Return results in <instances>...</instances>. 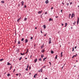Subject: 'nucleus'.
Returning <instances> with one entry per match:
<instances>
[{
    "mask_svg": "<svg viewBox=\"0 0 79 79\" xmlns=\"http://www.w3.org/2000/svg\"><path fill=\"white\" fill-rule=\"evenodd\" d=\"M77 25H78L79 24V17L77 18Z\"/></svg>",
    "mask_w": 79,
    "mask_h": 79,
    "instance_id": "f257e3e1",
    "label": "nucleus"
},
{
    "mask_svg": "<svg viewBox=\"0 0 79 79\" xmlns=\"http://www.w3.org/2000/svg\"><path fill=\"white\" fill-rule=\"evenodd\" d=\"M25 44H26L28 42V40L27 39H26L25 40Z\"/></svg>",
    "mask_w": 79,
    "mask_h": 79,
    "instance_id": "f03ea898",
    "label": "nucleus"
},
{
    "mask_svg": "<svg viewBox=\"0 0 79 79\" xmlns=\"http://www.w3.org/2000/svg\"><path fill=\"white\" fill-rule=\"evenodd\" d=\"M16 52H17V53L19 52V48H17Z\"/></svg>",
    "mask_w": 79,
    "mask_h": 79,
    "instance_id": "7ed1b4c3",
    "label": "nucleus"
},
{
    "mask_svg": "<svg viewBox=\"0 0 79 79\" xmlns=\"http://www.w3.org/2000/svg\"><path fill=\"white\" fill-rule=\"evenodd\" d=\"M73 17H74V14H72L71 16V18H73Z\"/></svg>",
    "mask_w": 79,
    "mask_h": 79,
    "instance_id": "20e7f679",
    "label": "nucleus"
},
{
    "mask_svg": "<svg viewBox=\"0 0 79 79\" xmlns=\"http://www.w3.org/2000/svg\"><path fill=\"white\" fill-rule=\"evenodd\" d=\"M60 57H62L63 56V52H61L60 54Z\"/></svg>",
    "mask_w": 79,
    "mask_h": 79,
    "instance_id": "39448f33",
    "label": "nucleus"
},
{
    "mask_svg": "<svg viewBox=\"0 0 79 79\" xmlns=\"http://www.w3.org/2000/svg\"><path fill=\"white\" fill-rule=\"evenodd\" d=\"M38 71L39 72H41V73H42V69H40Z\"/></svg>",
    "mask_w": 79,
    "mask_h": 79,
    "instance_id": "423d86ee",
    "label": "nucleus"
},
{
    "mask_svg": "<svg viewBox=\"0 0 79 79\" xmlns=\"http://www.w3.org/2000/svg\"><path fill=\"white\" fill-rule=\"evenodd\" d=\"M37 61V59L36 58L34 60V62H35V63H36Z\"/></svg>",
    "mask_w": 79,
    "mask_h": 79,
    "instance_id": "0eeeda50",
    "label": "nucleus"
},
{
    "mask_svg": "<svg viewBox=\"0 0 79 79\" xmlns=\"http://www.w3.org/2000/svg\"><path fill=\"white\" fill-rule=\"evenodd\" d=\"M53 21V19H52L50 18L49 19V21Z\"/></svg>",
    "mask_w": 79,
    "mask_h": 79,
    "instance_id": "6e6552de",
    "label": "nucleus"
},
{
    "mask_svg": "<svg viewBox=\"0 0 79 79\" xmlns=\"http://www.w3.org/2000/svg\"><path fill=\"white\" fill-rule=\"evenodd\" d=\"M44 44H43V45L41 46V48L42 49L43 48V47H44Z\"/></svg>",
    "mask_w": 79,
    "mask_h": 79,
    "instance_id": "1a4fd4ad",
    "label": "nucleus"
},
{
    "mask_svg": "<svg viewBox=\"0 0 79 79\" xmlns=\"http://www.w3.org/2000/svg\"><path fill=\"white\" fill-rule=\"evenodd\" d=\"M24 2L23 1H22L21 2V3H22V5L23 6V5H24Z\"/></svg>",
    "mask_w": 79,
    "mask_h": 79,
    "instance_id": "9d476101",
    "label": "nucleus"
},
{
    "mask_svg": "<svg viewBox=\"0 0 79 79\" xmlns=\"http://www.w3.org/2000/svg\"><path fill=\"white\" fill-rule=\"evenodd\" d=\"M44 52H45V50H44V49H43L41 50V52H42V53H44Z\"/></svg>",
    "mask_w": 79,
    "mask_h": 79,
    "instance_id": "9b49d317",
    "label": "nucleus"
},
{
    "mask_svg": "<svg viewBox=\"0 0 79 79\" xmlns=\"http://www.w3.org/2000/svg\"><path fill=\"white\" fill-rule=\"evenodd\" d=\"M45 3H47V4L48 3V0H46L45 2Z\"/></svg>",
    "mask_w": 79,
    "mask_h": 79,
    "instance_id": "f8f14e48",
    "label": "nucleus"
},
{
    "mask_svg": "<svg viewBox=\"0 0 79 79\" xmlns=\"http://www.w3.org/2000/svg\"><path fill=\"white\" fill-rule=\"evenodd\" d=\"M51 53L52 54H53V53H54V52H53L52 50H51Z\"/></svg>",
    "mask_w": 79,
    "mask_h": 79,
    "instance_id": "ddd939ff",
    "label": "nucleus"
},
{
    "mask_svg": "<svg viewBox=\"0 0 79 79\" xmlns=\"http://www.w3.org/2000/svg\"><path fill=\"white\" fill-rule=\"evenodd\" d=\"M43 27L44 29H45V28H46V25H44Z\"/></svg>",
    "mask_w": 79,
    "mask_h": 79,
    "instance_id": "4468645a",
    "label": "nucleus"
},
{
    "mask_svg": "<svg viewBox=\"0 0 79 79\" xmlns=\"http://www.w3.org/2000/svg\"><path fill=\"white\" fill-rule=\"evenodd\" d=\"M39 61H42V58H40L39 59Z\"/></svg>",
    "mask_w": 79,
    "mask_h": 79,
    "instance_id": "2eb2a0df",
    "label": "nucleus"
},
{
    "mask_svg": "<svg viewBox=\"0 0 79 79\" xmlns=\"http://www.w3.org/2000/svg\"><path fill=\"white\" fill-rule=\"evenodd\" d=\"M52 43V42L51 41V40H50L49 41V44H50Z\"/></svg>",
    "mask_w": 79,
    "mask_h": 79,
    "instance_id": "dca6fc26",
    "label": "nucleus"
},
{
    "mask_svg": "<svg viewBox=\"0 0 79 79\" xmlns=\"http://www.w3.org/2000/svg\"><path fill=\"white\" fill-rule=\"evenodd\" d=\"M11 64H10L9 62H7V65H11Z\"/></svg>",
    "mask_w": 79,
    "mask_h": 79,
    "instance_id": "f3484780",
    "label": "nucleus"
},
{
    "mask_svg": "<svg viewBox=\"0 0 79 79\" xmlns=\"http://www.w3.org/2000/svg\"><path fill=\"white\" fill-rule=\"evenodd\" d=\"M20 19H21V18H20L19 19H18L17 22H19V20H20Z\"/></svg>",
    "mask_w": 79,
    "mask_h": 79,
    "instance_id": "a211bd4d",
    "label": "nucleus"
},
{
    "mask_svg": "<svg viewBox=\"0 0 79 79\" xmlns=\"http://www.w3.org/2000/svg\"><path fill=\"white\" fill-rule=\"evenodd\" d=\"M65 26H64L65 27H66V26H67V25L68 24V23H65Z\"/></svg>",
    "mask_w": 79,
    "mask_h": 79,
    "instance_id": "6ab92c4d",
    "label": "nucleus"
},
{
    "mask_svg": "<svg viewBox=\"0 0 79 79\" xmlns=\"http://www.w3.org/2000/svg\"><path fill=\"white\" fill-rule=\"evenodd\" d=\"M1 3H4L5 1H1Z\"/></svg>",
    "mask_w": 79,
    "mask_h": 79,
    "instance_id": "aec40b11",
    "label": "nucleus"
},
{
    "mask_svg": "<svg viewBox=\"0 0 79 79\" xmlns=\"http://www.w3.org/2000/svg\"><path fill=\"white\" fill-rule=\"evenodd\" d=\"M22 59V57H20L19 58V61H21V60Z\"/></svg>",
    "mask_w": 79,
    "mask_h": 79,
    "instance_id": "412c9836",
    "label": "nucleus"
},
{
    "mask_svg": "<svg viewBox=\"0 0 79 79\" xmlns=\"http://www.w3.org/2000/svg\"><path fill=\"white\" fill-rule=\"evenodd\" d=\"M3 60V59H1L0 60V61H2Z\"/></svg>",
    "mask_w": 79,
    "mask_h": 79,
    "instance_id": "4be33fe9",
    "label": "nucleus"
},
{
    "mask_svg": "<svg viewBox=\"0 0 79 79\" xmlns=\"http://www.w3.org/2000/svg\"><path fill=\"white\" fill-rule=\"evenodd\" d=\"M77 55V54H76L75 55H73V56H74V57H76Z\"/></svg>",
    "mask_w": 79,
    "mask_h": 79,
    "instance_id": "5701e85b",
    "label": "nucleus"
},
{
    "mask_svg": "<svg viewBox=\"0 0 79 79\" xmlns=\"http://www.w3.org/2000/svg\"><path fill=\"white\" fill-rule=\"evenodd\" d=\"M26 20H27V18H26L24 19V20L25 21H26Z\"/></svg>",
    "mask_w": 79,
    "mask_h": 79,
    "instance_id": "b1692460",
    "label": "nucleus"
},
{
    "mask_svg": "<svg viewBox=\"0 0 79 79\" xmlns=\"http://www.w3.org/2000/svg\"><path fill=\"white\" fill-rule=\"evenodd\" d=\"M38 14H41V12L40 11H39L38 12Z\"/></svg>",
    "mask_w": 79,
    "mask_h": 79,
    "instance_id": "393cba45",
    "label": "nucleus"
},
{
    "mask_svg": "<svg viewBox=\"0 0 79 79\" xmlns=\"http://www.w3.org/2000/svg\"><path fill=\"white\" fill-rule=\"evenodd\" d=\"M10 76V73H8L7 74V76Z\"/></svg>",
    "mask_w": 79,
    "mask_h": 79,
    "instance_id": "a878e982",
    "label": "nucleus"
},
{
    "mask_svg": "<svg viewBox=\"0 0 79 79\" xmlns=\"http://www.w3.org/2000/svg\"><path fill=\"white\" fill-rule=\"evenodd\" d=\"M24 53H23V54H22V53H20V55H24Z\"/></svg>",
    "mask_w": 79,
    "mask_h": 79,
    "instance_id": "bb28decb",
    "label": "nucleus"
},
{
    "mask_svg": "<svg viewBox=\"0 0 79 79\" xmlns=\"http://www.w3.org/2000/svg\"><path fill=\"white\" fill-rule=\"evenodd\" d=\"M44 55H42L41 56V58H43L44 57Z\"/></svg>",
    "mask_w": 79,
    "mask_h": 79,
    "instance_id": "cd10ccee",
    "label": "nucleus"
},
{
    "mask_svg": "<svg viewBox=\"0 0 79 79\" xmlns=\"http://www.w3.org/2000/svg\"><path fill=\"white\" fill-rule=\"evenodd\" d=\"M24 39V38H23L21 39V41H23Z\"/></svg>",
    "mask_w": 79,
    "mask_h": 79,
    "instance_id": "c85d7f7f",
    "label": "nucleus"
},
{
    "mask_svg": "<svg viewBox=\"0 0 79 79\" xmlns=\"http://www.w3.org/2000/svg\"><path fill=\"white\" fill-rule=\"evenodd\" d=\"M58 55H56L55 57V59H57V56Z\"/></svg>",
    "mask_w": 79,
    "mask_h": 79,
    "instance_id": "c756f323",
    "label": "nucleus"
},
{
    "mask_svg": "<svg viewBox=\"0 0 79 79\" xmlns=\"http://www.w3.org/2000/svg\"><path fill=\"white\" fill-rule=\"evenodd\" d=\"M29 51V50L28 49H27V52H26V53H27L28 52V51Z\"/></svg>",
    "mask_w": 79,
    "mask_h": 79,
    "instance_id": "7c9ffc66",
    "label": "nucleus"
},
{
    "mask_svg": "<svg viewBox=\"0 0 79 79\" xmlns=\"http://www.w3.org/2000/svg\"><path fill=\"white\" fill-rule=\"evenodd\" d=\"M71 14H70L69 15V18H70V16H71Z\"/></svg>",
    "mask_w": 79,
    "mask_h": 79,
    "instance_id": "2f4dec72",
    "label": "nucleus"
},
{
    "mask_svg": "<svg viewBox=\"0 0 79 79\" xmlns=\"http://www.w3.org/2000/svg\"><path fill=\"white\" fill-rule=\"evenodd\" d=\"M73 25H75V24H76V21H75V22L73 23Z\"/></svg>",
    "mask_w": 79,
    "mask_h": 79,
    "instance_id": "473e14b6",
    "label": "nucleus"
},
{
    "mask_svg": "<svg viewBox=\"0 0 79 79\" xmlns=\"http://www.w3.org/2000/svg\"><path fill=\"white\" fill-rule=\"evenodd\" d=\"M18 44H20V41H19L18 42Z\"/></svg>",
    "mask_w": 79,
    "mask_h": 79,
    "instance_id": "72a5a7b5",
    "label": "nucleus"
},
{
    "mask_svg": "<svg viewBox=\"0 0 79 79\" xmlns=\"http://www.w3.org/2000/svg\"><path fill=\"white\" fill-rule=\"evenodd\" d=\"M15 71H16V69H14L13 72L15 73Z\"/></svg>",
    "mask_w": 79,
    "mask_h": 79,
    "instance_id": "f704fd0d",
    "label": "nucleus"
},
{
    "mask_svg": "<svg viewBox=\"0 0 79 79\" xmlns=\"http://www.w3.org/2000/svg\"><path fill=\"white\" fill-rule=\"evenodd\" d=\"M74 47L73 48V50H72V52H74Z\"/></svg>",
    "mask_w": 79,
    "mask_h": 79,
    "instance_id": "c9c22d12",
    "label": "nucleus"
},
{
    "mask_svg": "<svg viewBox=\"0 0 79 79\" xmlns=\"http://www.w3.org/2000/svg\"><path fill=\"white\" fill-rule=\"evenodd\" d=\"M69 3H67V6H69Z\"/></svg>",
    "mask_w": 79,
    "mask_h": 79,
    "instance_id": "e433bc0d",
    "label": "nucleus"
},
{
    "mask_svg": "<svg viewBox=\"0 0 79 79\" xmlns=\"http://www.w3.org/2000/svg\"><path fill=\"white\" fill-rule=\"evenodd\" d=\"M72 4H73V2H71L70 3V5H72Z\"/></svg>",
    "mask_w": 79,
    "mask_h": 79,
    "instance_id": "4c0bfd02",
    "label": "nucleus"
},
{
    "mask_svg": "<svg viewBox=\"0 0 79 79\" xmlns=\"http://www.w3.org/2000/svg\"><path fill=\"white\" fill-rule=\"evenodd\" d=\"M26 7H27L26 5H24V8H26Z\"/></svg>",
    "mask_w": 79,
    "mask_h": 79,
    "instance_id": "58836bf2",
    "label": "nucleus"
},
{
    "mask_svg": "<svg viewBox=\"0 0 79 79\" xmlns=\"http://www.w3.org/2000/svg\"><path fill=\"white\" fill-rule=\"evenodd\" d=\"M26 71H28V68H27L26 69Z\"/></svg>",
    "mask_w": 79,
    "mask_h": 79,
    "instance_id": "ea45409f",
    "label": "nucleus"
},
{
    "mask_svg": "<svg viewBox=\"0 0 79 79\" xmlns=\"http://www.w3.org/2000/svg\"><path fill=\"white\" fill-rule=\"evenodd\" d=\"M34 75L35 76H37V74L36 73Z\"/></svg>",
    "mask_w": 79,
    "mask_h": 79,
    "instance_id": "a19ab883",
    "label": "nucleus"
},
{
    "mask_svg": "<svg viewBox=\"0 0 79 79\" xmlns=\"http://www.w3.org/2000/svg\"><path fill=\"white\" fill-rule=\"evenodd\" d=\"M32 39H33V37H31V40H32Z\"/></svg>",
    "mask_w": 79,
    "mask_h": 79,
    "instance_id": "79ce46f5",
    "label": "nucleus"
},
{
    "mask_svg": "<svg viewBox=\"0 0 79 79\" xmlns=\"http://www.w3.org/2000/svg\"><path fill=\"white\" fill-rule=\"evenodd\" d=\"M12 66H13L12 65H11V66H10V69H12Z\"/></svg>",
    "mask_w": 79,
    "mask_h": 79,
    "instance_id": "37998d69",
    "label": "nucleus"
},
{
    "mask_svg": "<svg viewBox=\"0 0 79 79\" xmlns=\"http://www.w3.org/2000/svg\"><path fill=\"white\" fill-rule=\"evenodd\" d=\"M62 4H63V5H64V3H63V2H62Z\"/></svg>",
    "mask_w": 79,
    "mask_h": 79,
    "instance_id": "c03bdc74",
    "label": "nucleus"
},
{
    "mask_svg": "<svg viewBox=\"0 0 79 79\" xmlns=\"http://www.w3.org/2000/svg\"><path fill=\"white\" fill-rule=\"evenodd\" d=\"M28 67H29V64H28L27 66V68H28Z\"/></svg>",
    "mask_w": 79,
    "mask_h": 79,
    "instance_id": "a18cd8bd",
    "label": "nucleus"
},
{
    "mask_svg": "<svg viewBox=\"0 0 79 79\" xmlns=\"http://www.w3.org/2000/svg\"><path fill=\"white\" fill-rule=\"evenodd\" d=\"M49 63L50 65H51L52 64H51V62H49Z\"/></svg>",
    "mask_w": 79,
    "mask_h": 79,
    "instance_id": "49530a36",
    "label": "nucleus"
},
{
    "mask_svg": "<svg viewBox=\"0 0 79 79\" xmlns=\"http://www.w3.org/2000/svg\"><path fill=\"white\" fill-rule=\"evenodd\" d=\"M19 75V74H16V76H18Z\"/></svg>",
    "mask_w": 79,
    "mask_h": 79,
    "instance_id": "de8ad7c7",
    "label": "nucleus"
},
{
    "mask_svg": "<svg viewBox=\"0 0 79 79\" xmlns=\"http://www.w3.org/2000/svg\"><path fill=\"white\" fill-rule=\"evenodd\" d=\"M41 33H42H42H43V32H42V29H41Z\"/></svg>",
    "mask_w": 79,
    "mask_h": 79,
    "instance_id": "09e8293b",
    "label": "nucleus"
},
{
    "mask_svg": "<svg viewBox=\"0 0 79 79\" xmlns=\"http://www.w3.org/2000/svg\"><path fill=\"white\" fill-rule=\"evenodd\" d=\"M46 66H44L43 68H45Z\"/></svg>",
    "mask_w": 79,
    "mask_h": 79,
    "instance_id": "8fccbe9b",
    "label": "nucleus"
},
{
    "mask_svg": "<svg viewBox=\"0 0 79 79\" xmlns=\"http://www.w3.org/2000/svg\"><path fill=\"white\" fill-rule=\"evenodd\" d=\"M76 48H77V46H75V48H74L75 49H76Z\"/></svg>",
    "mask_w": 79,
    "mask_h": 79,
    "instance_id": "3c124183",
    "label": "nucleus"
},
{
    "mask_svg": "<svg viewBox=\"0 0 79 79\" xmlns=\"http://www.w3.org/2000/svg\"><path fill=\"white\" fill-rule=\"evenodd\" d=\"M47 13V12H46L45 13H44L45 15H46Z\"/></svg>",
    "mask_w": 79,
    "mask_h": 79,
    "instance_id": "603ef678",
    "label": "nucleus"
},
{
    "mask_svg": "<svg viewBox=\"0 0 79 79\" xmlns=\"http://www.w3.org/2000/svg\"><path fill=\"white\" fill-rule=\"evenodd\" d=\"M62 11H63V10H61L60 11H61V13H62Z\"/></svg>",
    "mask_w": 79,
    "mask_h": 79,
    "instance_id": "864d4df0",
    "label": "nucleus"
},
{
    "mask_svg": "<svg viewBox=\"0 0 79 79\" xmlns=\"http://www.w3.org/2000/svg\"><path fill=\"white\" fill-rule=\"evenodd\" d=\"M34 78H35V77H35V75H34Z\"/></svg>",
    "mask_w": 79,
    "mask_h": 79,
    "instance_id": "5fc2aeb1",
    "label": "nucleus"
},
{
    "mask_svg": "<svg viewBox=\"0 0 79 79\" xmlns=\"http://www.w3.org/2000/svg\"><path fill=\"white\" fill-rule=\"evenodd\" d=\"M47 57H45V58H44V60H45V59H47Z\"/></svg>",
    "mask_w": 79,
    "mask_h": 79,
    "instance_id": "6e6d98bb",
    "label": "nucleus"
},
{
    "mask_svg": "<svg viewBox=\"0 0 79 79\" xmlns=\"http://www.w3.org/2000/svg\"><path fill=\"white\" fill-rule=\"evenodd\" d=\"M31 69V67H30L29 68V69Z\"/></svg>",
    "mask_w": 79,
    "mask_h": 79,
    "instance_id": "4d7b16f0",
    "label": "nucleus"
},
{
    "mask_svg": "<svg viewBox=\"0 0 79 79\" xmlns=\"http://www.w3.org/2000/svg\"><path fill=\"white\" fill-rule=\"evenodd\" d=\"M55 18H58V16H55Z\"/></svg>",
    "mask_w": 79,
    "mask_h": 79,
    "instance_id": "13d9d810",
    "label": "nucleus"
},
{
    "mask_svg": "<svg viewBox=\"0 0 79 79\" xmlns=\"http://www.w3.org/2000/svg\"><path fill=\"white\" fill-rule=\"evenodd\" d=\"M53 7H52L51 8V10H52V9H53Z\"/></svg>",
    "mask_w": 79,
    "mask_h": 79,
    "instance_id": "bf43d9fd",
    "label": "nucleus"
},
{
    "mask_svg": "<svg viewBox=\"0 0 79 79\" xmlns=\"http://www.w3.org/2000/svg\"><path fill=\"white\" fill-rule=\"evenodd\" d=\"M47 35V34H45L44 35V36H45H45H46V35Z\"/></svg>",
    "mask_w": 79,
    "mask_h": 79,
    "instance_id": "052dcab7",
    "label": "nucleus"
},
{
    "mask_svg": "<svg viewBox=\"0 0 79 79\" xmlns=\"http://www.w3.org/2000/svg\"><path fill=\"white\" fill-rule=\"evenodd\" d=\"M35 46H36V44H34V46L35 47Z\"/></svg>",
    "mask_w": 79,
    "mask_h": 79,
    "instance_id": "680f3d73",
    "label": "nucleus"
},
{
    "mask_svg": "<svg viewBox=\"0 0 79 79\" xmlns=\"http://www.w3.org/2000/svg\"><path fill=\"white\" fill-rule=\"evenodd\" d=\"M16 40H15V43H16Z\"/></svg>",
    "mask_w": 79,
    "mask_h": 79,
    "instance_id": "e2e57ef3",
    "label": "nucleus"
},
{
    "mask_svg": "<svg viewBox=\"0 0 79 79\" xmlns=\"http://www.w3.org/2000/svg\"><path fill=\"white\" fill-rule=\"evenodd\" d=\"M61 25L63 26V25H64V24L62 23Z\"/></svg>",
    "mask_w": 79,
    "mask_h": 79,
    "instance_id": "0e129e2a",
    "label": "nucleus"
},
{
    "mask_svg": "<svg viewBox=\"0 0 79 79\" xmlns=\"http://www.w3.org/2000/svg\"><path fill=\"white\" fill-rule=\"evenodd\" d=\"M49 40H51V38H49Z\"/></svg>",
    "mask_w": 79,
    "mask_h": 79,
    "instance_id": "69168bd1",
    "label": "nucleus"
},
{
    "mask_svg": "<svg viewBox=\"0 0 79 79\" xmlns=\"http://www.w3.org/2000/svg\"><path fill=\"white\" fill-rule=\"evenodd\" d=\"M18 6H20V4H19Z\"/></svg>",
    "mask_w": 79,
    "mask_h": 79,
    "instance_id": "338daca9",
    "label": "nucleus"
},
{
    "mask_svg": "<svg viewBox=\"0 0 79 79\" xmlns=\"http://www.w3.org/2000/svg\"><path fill=\"white\" fill-rule=\"evenodd\" d=\"M45 79H48V78H47L46 77V78H45Z\"/></svg>",
    "mask_w": 79,
    "mask_h": 79,
    "instance_id": "774afa93",
    "label": "nucleus"
}]
</instances>
